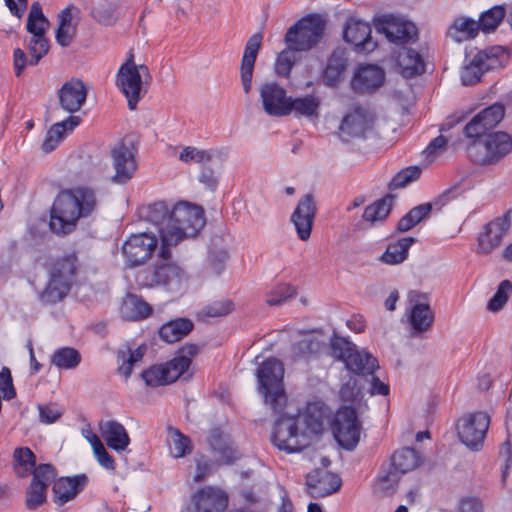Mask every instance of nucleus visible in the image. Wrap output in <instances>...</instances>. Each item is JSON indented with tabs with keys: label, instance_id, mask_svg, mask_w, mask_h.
<instances>
[{
	"label": "nucleus",
	"instance_id": "obj_1",
	"mask_svg": "<svg viewBox=\"0 0 512 512\" xmlns=\"http://www.w3.org/2000/svg\"><path fill=\"white\" fill-rule=\"evenodd\" d=\"M150 218L160 234L163 246L176 245L184 238L194 237L205 225L202 208L185 202H179L171 209L162 202L156 203Z\"/></svg>",
	"mask_w": 512,
	"mask_h": 512
},
{
	"label": "nucleus",
	"instance_id": "obj_2",
	"mask_svg": "<svg viewBox=\"0 0 512 512\" xmlns=\"http://www.w3.org/2000/svg\"><path fill=\"white\" fill-rule=\"evenodd\" d=\"M258 392L275 414H281L287 404L284 390V366L281 361L269 358L257 369Z\"/></svg>",
	"mask_w": 512,
	"mask_h": 512
},
{
	"label": "nucleus",
	"instance_id": "obj_3",
	"mask_svg": "<svg viewBox=\"0 0 512 512\" xmlns=\"http://www.w3.org/2000/svg\"><path fill=\"white\" fill-rule=\"evenodd\" d=\"M160 260L147 272L143 284L147 287L161 286L172 293H181L188 287L189 276L184 268L171 261L166 246L159 251Z\"/></svg>",
	"mask_w": 512,
	"mask_h": 512
},
{
	"label": "nucleus",
	"instance_id": "obj_4",
	"mask_svg": "<svg viewBox=\"0 0 512 512\" xmlns=\"http://www.w3.org/2000/svg\"><path fill=\"white\" fill-rule=\"evenodd\" d=\"M271 440L275 447L287 453L299 452L310 443L308 432L294 415H284L277 419Z\"/></svg>",
	"mask_w": 512,
	"mask_h": 512
},
{
	"label": "nucleus",
	"instance_id": "obj_5",
	"mask_svg": "<svg viewBox=\"0 0 512 512\" xmlns=\"http://www.w3.org/2000/svg\"><path fill=\"white\" fill-rule=\"evenodd\" d=\"M325 26L326 22L321 15L303 17L287 30L285 43L300 52L309 51L322 38Z\"/></svg>",
	"mask_w": 512,
	"mask_h": 512
},
{
	"label": "nucleus",
	"instance_id": "obj_6",
	"mask_svg": "<svg viewBox=\"0 0 512 512\" xmlns=\"http://www.w3.org/2000/svg\"><path fill=\"white\" fill-rule=\"evenodd\" d=\"M195 346H189L182 350L180 355L175 356L169 362L154 365L143 371L142 378L148 386L156 387L175 382L184 375L190 365L191 359L196 354Z\"/></svg>",
	"mask_w": 512,
	"mask_h": 512
},
{
	"label": "nucleus",
	"instance_id": "obj_7",
	"mask_svg": "<svg viewBox=\"0 0 512 512\" xmlns=\"http://www.w3.org/2000/svg\"><path fill=\"white\" fill-rule=\"evenodd\" d=\"M509 60V52L503 46H493L478 51L469 64L461 70V81L464 85L477 83L483 72L504 66Z\"/></svg>",
	"mask_w": 512,
	"mask_h": 512
},
{
	"label": "nucleus",
	"instance_id": "obj_8",
	"mask_svg": "<svg viewBox=\"0 0 512 512\" xmlns=\"http://www.w3.org/2000/svg\"><path fill=\"white\" fill-rule=\"evenodd\" d=\"M512 151V137L505 132H494L469 147V154L480 165H492Z\"/></svg>",
	"mask_w": 512,
	"mask_h": 512
},
{
	"label": "nucleus",
	"instance_id": "obj_9",
	"mask_svg": "<svg viewBox=\"0 0 512 512\" xmlns=\"http://www.w3.org/2000/svg\"><path fill=\"white\" fill-rule=\"evenodd\" d=\"M148 77V68L144 65H136L132 59H128L119 68L116 85L127 98L129 109L134 110L136 108L144 93V81Z\"/></svg>",
	"mask_w": 512,
	"mask_h": 512
},
{
	"label": "nucleus",
	"instance_id": "obj_10",
	"mask_svg": "<svg viewBox=\"0 0 512 512\" xmlns=\"http://www.w3.org/2000/svg\"><path fill=\"white\" fill-rule=\"evenodd\" d=\"M49 26V20L43 14L40 3H32L26 24L27 31L32 35L29 42L30 65H36L48 52L49 42L46 32Z\"/></svg>",
	"mask_w": 512,
	"mask_h": 512
},
{
	"label": "nucleus",
	"instance_id": "obj_11",
	"mask_svg": "<svg viewBox=\"0 0 512 512\" xmlns=\"http://www.w3.org/2000/svg\"><path fill=\"white\" fill-rule=\"evenodd\" d=\"M96 206V194L91 188L79 186L66 190V234L79 219L88 217Z\"/></svg>",
	"mask_w": 512,
	"mask_h": 512
},
{
	"label": "nucleus",
	"instance_id": "obj_12",
	"mask_svg": "<svg viewBox=\"0 0 512 512\" xmlns=\"http://www.w3.org/2000/svg\"><path fill=\"white\" fill-rule=\"evenodd\" d=\"M373 25L378 34L394 44H404L415 41L418 36L416 25L399 16L381 15L373 19Z\"/></svg>",
	"mask_w": 512,
	"mask_h": 512
},
{
	"label": "nucleus",
	"instance_id": "obj_13",
	"mask_svg": "<svg viewBox=\"0 0 512 512\" xmlns=\"http://www.w3.org/2000/svg\"><path fill=\"white\" fill-rule=\"evenodd\" d=\"M332 433L339 445L352 450L360 440L361 424L353 407H343L330 421Z\"/></svg>",
	"mask_w": 512,
	"mask_h": 512
},
{
	"label": "nucleus",
	"instance_id": "obj_14",
	"mask_svg": "<svg viewBox=\"0 0 512 512\" xmlns=\"http://www.w3.org/2000/svg\"><path fill=\"white\" fill-rule=\"evenodd\" d=\"M158 239L151 232L130 235L121 246V253L128 267L145 264L157 250Z\"/></svg>",
	"mask_w": 512,
	"mask_h": 512
},
{
	"label": "nucleus",
	"instance_id": "obj_15",
	"mask_svg": "<svg viewBox=\"0 0 512 512\" xmlns=\"http://www.w3.org/2000/svg\"><path fill=\"white\" fill-rule=\"evenodd\" d=\"M511 228L509 213L496 217L483 225L477 235L475 252L481 256L491 255L502 244Z\"/></svg>",
	"mask_w": 512,
	"mask_h": 512
},
{
	"label": "nucleus",
	"instance_id": "obj_16",
	"mask_svg": "<svg viewBox=\"0 0 512 512\" xmlns=\"http://www.w3.org/2000/svg\"><path fill=\"white\" fill-rule=\"evenodd\" d=\"M490 425V417L484 412H475L458 420L457 430L461 442L472 450H479Z\"/></svg>",
	"mask_w": 512,
	"mask_h": 512
},
{
	"label": "nucleus",
	"instance_id": "obj_17",
	"mask_svg": "<svg viewBox=\"0 0 512 512\" xmlns=\"http://www.w3.org/2000/svg\"><path fill=\"white\" fill-rule=\"evenodd\" d=\"M290 97L285 87L267 81L259 87V100L263 111L271 117L289 116Z\"/></svg>",
	"mask_w": 512,
	"mask_h": 512
},
{
	"label": "nucleus",
	"instance_id": "obj_18",
	"mask_svg": "<svg viewBox=\"0 0 512 512\" xmlns=\"http://www.w3.org/2000/svg\"><path fill=\"white\" fill-rule=\"evenodd\" d=\"M229 503L228 495L215 486H204L196 490L187 508L188 512H224Z\"/></svg>",
	"mask_w": 512,
	"mask_h": 512
},
{
	"label": "nucleus",
	"instance_id": "obj_19",
	"mask_svg": "<svg viewBox=\"0 0 512 512\" xmlns=\"http://www.w3.org/2000/svg\"><path fill=\"white\" fill-rule=\"evenodd\" d=\"M371 26L368 22L351 17L347 20L343 37L356 52L371 53L377 48V42L371 36Z\"/></svg>",
	"mask_w": 512,
	"mask_h": 512
},
{
	"label": "nucleus",
	"instance_id": "obj_20",
	"mask_svg": "<svg viewBox=\"0 0 512 512\" xmlns=\"http://www.w3.org/2000/svg\"><path fill=\"white\" fill-rule=\"evenodd\" d=\"M296 417L311 439L313 435L321 434L330 424L331 411L324 402L316 400L309 402Z\"/></svg>",
	"mask_w": 512,
	"mask_h": 512
},
{
	"label": "nucleus",
	"instance_id": "obj_21",
	"mask_svg": "<svg viewBox=\"0 0 512 512\" xmlns=\"http://www.w3.org/2000/svg\"><path fill=\"white\" fill-rule=\"evenodd\" d=\"M136 148L132 144L118 143L111 151L115 174L113 181L119 184L129 181L136 171Z\"/></svg>",
	"mask_w": 512,
	"mask_h": 512
},
{
	"label": "nucleus",
	"instance_id": "obj_22",
	"mask_svg": "<svg viewBox=\"0 0 512 512\" xmlns=\"http://www.w3.org/2000/svg\"><path fill=\"white\" fill-rule=\"evenodd\" d=\"M372 115L362 107H352L343 117L339 134L342 140L348 141L354 137L363 136L372 127Z\"/></svg>",
	"mask_w": 512,
	"mask_h": 512
},
{
	"label": "nucleus",
	"instance_id": "obj_23",
	"mask_svg": "<svg viewBox=\"0 0 512 512\" xmlns=\"http://www.w3.org/2000/svg\"><path fill=\"white\" fill-rule=\"evenodd\" d=\"M409 322L417 332L426 331L433 323L434 314L431 311L428 298L419 291H409Z\"/></svg>",
	"mask_w": 512,
	"mask_h": 512
},
{
	"label": "nucleus",
	"instance_id": "obj_24",
	"mask_svg": "<svg viewBox=\"0 0 512 512\" xmlns=\"http://www.w3.org/2000/svg\"><path fill=\"white\" fill-rule=\"evenodd\" d=\"M505 108L502 104H493L476 114L464 127L468 138H476L494 128L503 119Z\"/></svg>",
	"mask_w": 512,
	"mask_h": 512
},
{
	"label": "nucleus",
	"instance_id": "obj_25",
	"mask_svg": "<svg viewBox=\"0 0 512 512\" xmlns=\"http://www.w3.org/2000/svg\"><path fill=\"white\" fill-rule=\"evenodd\" d=\"M315 214L316 204L314 198L311 194H306L300 199L291 216L297 235L303 241L310 238Z\"/></svg>",
	"mask_w": 512,
	"mask_h": 512
},
{
	"label": "nucleus",
	"instance_id": "obj_26",
	"mask_svg": "<svg viewBox=\"0 0 512 512\" xmlns=\"http://www.w3.org/2000/svg\"><path fill=\"white\" fill-rule=\"evenodd\" d=\"M262 39L263 35L261 33L253 34L248 39L244 49L240 66V78L245 94H249L252 89L254 65L261 47Z\"/></svg>",
	"mask_w": 512,
	"mask_h": 512
},
{
	"label": "nucleus",
	"instance_id": "obj_27",
	"mask_svg": "<svg viewBox=\"0 0 512 512\" xmlns=\"http://www.w3.org/2000/svg\"><path fill=\"white\" fill-rule=\"evenodd\" d=\"M384 81V70L377 65L367 64L357 69L351 85L355 91L372 92L381 87Z\"/></svg>",
	"mask_w": 512,
	"mask_h": 512
},
{
	"label": "nucleus",
	"instance_id": "obj_28",
	"mask_svg": "<svg viewBox=\"0 0 512 512\" xmlns=\"http://www.w3.org/2000/svg\"><path fill=\"white\" fill-rule=\"evenodd\" d=\"M98 429L107 446L117 453L127 450L130 437L125 427L115 420H101Z\"/></svg>",
	"mask_w": 512,
	"mask_h": 512
},
{
	"label": "nucleus",
	"instance_id": "obj_29",
	"mask_svg": "<svg viewBox=\"0 0 512 512\" xmlns=\"http://www.w3.org/2000/svg\"><path fill=\"white\" fill-rule=\"evenodd\" d=\"M307 487L313 497H325L336 492L341 486L340 478L325 470H315L307 476Z\"/></svg>",
	"mask_w": 512,
	"mask_h": 512
},
{
	"label": "nucleus",
	"instance_id": "obj_30",
	"mask_svg": "<svg viewBox=\"0 0 512 512\" xmlns=\"http://www.w3.org/2000/svg\"><path fill=\"white\" fill-rule=\"evenodd\" d=\"M228 156L226 148H212V149H199L194 146H185L179 153V160L181 162L190 164H206L214 160L224 161Z\"/></svg>",
	"mask_w": 512,
	"mask_h": 512
},
{
	"label": "nucleus",
	"instance_id": "obj_31",
	"mask_svg": "<svg viewBox=\"0 0 512 512\" xmlns=\"http://www.w3.org/2000/svg\"><path fill=\"white\" fill-rule=\"evenodd\" d=\"M321 100L314 94H308L301 97H290L289 115L294 113L296 118H306L309 120L318 119L320 115Z\"/></svg>",
	"mask_w": 512,
	"mask_h": 512
},
{
	"label": "nucleus",
	"instance_id": "obj_32",
	"mask_svg": "<svg viewBox=\"0 0 512 512\" xmlns=\"http://www.w3.org/2000/svg\"><path fill=\"white\" fill-rule=\"evenodd\" d=\"M346 368L355 373L354 376L365 377L375 372L378 368L377 359L365 350L354 349L347 359Z\"/></svg>",
	"mask_w": 512,
	"mask_h": 512
},
{
	"label": "nucleus",
	"instance_id": "obj_33",
	"mask_svg": "<svg viewBox=\"0 0 512 512\" xmlns=\"http://www.w3.org/2000/svg\"><path fill=\"white\" fill-rule=\"evenodd\" d=\"M327 340L328 338L321 332L306 334L301 341L293 346V354L297 358L310 359L325 348Z\"/></svg>",
	"mask_w": 512,
	"mask_h": 512
},
{
	"label": "nucleus",
	"instance_id": "obj_34",
	"mask_svg": "<svg viewBox=\"0 0 512 512\" xmlns=\"http://www.w3.org/2000/svg\"><path fill=\"white\" fill-rule=\"evenodd\" d=\"M425 64L414 49H403L397 56V70L405 78H412L424 72Z\"/></svg>",
	"mask_w": 512,
	"mask_h": 512
},
{
	"label": "nucleus",
	"instance_id": "obj_35",
	"mask_svg": "<svg viewBox=\"0 0 512 512\" xmlns=\"http://www.w3.org/2000/svg\"><path fill=\"white\" fill-rule=\"evenodd\" d=\"M479 24L468 17H458L450 25L447 35L454 42L461 43L477 36Z\"/></svg>",
	"mask_w": 512,
	"mask_h": 512
},
{
	"label": "nucleus",
	"instance_id": "obj_36",
	"mask_svg": "<svg viewBox=\"0 0 512 512\" xmlns=\"http://www.w3.org/2000/svg\"><path fill=\"white\" fill-rule=\"evenodd\" d=\"M415 242L413 237H404L394 243H390L379 260L387 265H398L408 257V252Z\"/></svg>",
	"mask_w": 512,
	"mask_h": 512
},
{
	"label": "nucleus",
	"instance_id": "obj_37",
	"mask_svg": "<svg viewBox=\"0 0 512 512\" xmlns=\"http://www.w3.org/2000/svg\"><path fill=\"white\" fill-rule=\"evenodd\" d=\"M347 68V58L343 50L334 51L323 71V81L327 86L336 85Z\"/></svg>",
	"mask_w": 512,
	"mask_h": 512
},
{
	"label": "nucleus",
	"instance_id": "obj_38",
	"mask_svg": "<svg viewBox=\"0 0 512 512\" xmlns=\"http://www.w3.org/2000/svg\"><path fill=\"white\" fill-rule=\"evenodd\" d=\"M152 313L151 306L142 298L129 294L123 300L121 314L127 320H141Z\"/></svg>",
	"mask_w": 512,
	"mask_h": 512
},
{
	"label": "nucleus",
	"instance_id": "obj_39",
	"mask_svg": "<svg viewBox=\"0 0 512 512\" xmlns=\"http://www.w3.org/2000/svg\"><path fill=\"white\" fill-rule=\"evenodd\" d=\"M87 99V88L83 81L72 78L66 81V112L79 111Z\"/></svg>",
	"mask_w": 512,
	"mask_h": 512
},
{
	"label": "nucleus",
	"instance_id": "obj_40",
	"mask_svg": "<svg viewBox=\"0 0 512 512\" xmlns=\"http://www.w3.org/2000/svg\"><path fill=\"white\" fill-rule=\"evenodd\" d=\"M212 449L219 453L218 461L223 464H229L238 458L237 451L232 447L231 442L219 430H213L209 437Z\"/></svg>",
	"mask_w": 512,
	"mask_h": 512
},
{
	"label": "nucleus",
	"instance_id": "obj_41",
	"mask_svg": "<svg viewBox=\"0 0 512 512\" xmlns=\"http://www.w3.org/2000/svg\"><path fill=\"white\" fill-rule=\"evenodd\" d=\"M421 463L418 452L411 448H405L394 453L391 467L400 475L417 468Z\"/></svg>",
	"mask_w": 512,
	"mask_h": 512
},
{
	"label": "nucleus",
	"instance_id": "obj_42",
	"mask_svg": "<svg viewBox=\"0 0 512 512\" xmlns=\"http://www.w3.org/2000/svg\"><path fill=\"white\" fill-rule=\"evenodd\" d=\"M193 328V324L188 319H176L164 324L160 330V337L167 343H174L186 336Z\"/></svg>",
	"mask_w": 512,
	"mask_h": 512
},
{
	"label": "nucleus",
	"instance_id": "obj_43",
	"mask_svg": "<svg viewBox=\"0 0 512 512\" xmlns=\"http://www.w3.org/2000/svg\"><path fill=\"white\" fill-rule=\"evenodd\" d=\"M167 433V444L171 456L182 458L191 453L193 446L189 437L173 427H168Z\"/></svg>",
	"mask_w": 512,
	"mask_h": 512
},
{
	"label": "nucleus",
	"instance_id": "obj_44",
	"mask_svg": "<svg viewBox=\"0 0 512 512\" xmlns=\"http://www.w3.org/2000/svg\"><path fill=\"white\" fill-rule=\"evenodd\" d=\"M13 465L19 477H28L36 466V456L29 447H18L13 452Z\"/></svg>",
	"mask_w": 512,
	"mask_h": 512
},
{
	"label": "nucleus",
	"instance_id": "obj_45",
	"mask_svg": "<svg viewBox=\"0 0 512 512\" xmlns=\"http://www.w3.org/2000/svg\"><path fill=\"white\" fill-rule=\"evenodd\" d=\"M364 395L365 385L363 378L359 376H350L340 389V398L345 403L358 404Z\"/></svg>",
	"mask_w": 512,
	"mask_h": 512
},
{
	"label": "nucleus",
	"instance_id": "obj_46",
	"mask_svg": "<svg viewBox=\"0 0 512 512\" xmlns=\"http://www.w3.org/2000/svg\"><path fill=\"white\" fill-rule=\"evenodd\" d=\"M146 352V347L141 345L137 347L135 350H120L118 352V373L124 379L129 378L132 373V369L135 363L139 362Z\"/></svg>",
	"mask_w": 512,
	"mask_h": 512
},
{
	"label": "nucleus",
	"instance_id": "obj_47",
	"mask_svg": "<svg viewBox=\"0 0 512 512\" xmlns=\"http://www.w3.org/2000/svg\"><path fill=\"white\" fill-rule=\"evenodd\" d=\"M393 196L387 195L367 206L363 213V219L371 224L385 219L390 213Z\"/></svg>",
	"mask_w": 512,
	"mask_h": 512
},
{
	"label": "nucleus",
	"instance_id": "obj_48",
	"mask_svg": "<svg viewBox=\"0 0 512 512\" xmlns=\"http://www.w3.org/2000/svg\"><path fill=\"white\" fill-rule=\"evenodd\" d=\"M41 301L46 304L60 302L64 298V279L60 273H52L51 278L42 292Z\"/></svg>",
	"mask_w": 512,
	"mask_h": 512
},
{
	"label": "nucleus",
	"instance_id": "obj_49",
	"mask_svg": "<svg viewBox=\"0 0 512 512\" xmlns=\"http://www.w3.org/2000/svg\"><path fill=\"white\" fill-rule=\"evenodd\" d=\"M58 195L50 209L49 228L50 231L57 235L64 234V189L59 187Z\"/></svg>",
	"mask_w": 512,
	"mask_h": 512
},
{
	"label": "nucleus",
	"instance_id": "obj_50",
	"mask_svg": "<svg viewBox=\"0 0 512 512\" xmlns=\"http://www.w3.org/2000/svg\"><path fill=\"white\" fill-rule=\"evenodd\" d=\"M399 479L400 474L390 466L388 470L380 472L375 482L374 490L382 496L391 495L396 490Z\"/></svg>",
	"mask_w": 512,
	"mask_h": 512
},
{
	"label": "nucleus",
	"instance_id": "obj_51",
	"mask_svg": "<svg viewBox=\"0 0 512 512\" xmlns=\"http://www.w3.org/2000/svg\"><path fill=\"white\" fill-rule=\"evenodd\" d=\"M431 211V204L425 203L411 209L398 222L397 229L400 232H406L426 218Z\"/></svg>",
	"mask_w": 512,
	"mask_h": 512
},
{
	"label": "nucleus",
	"instance_id": "obj_52",
	"mask_svg": "<svg viewBox=\"0 0 512 512\" xmlns=\"http://www.w3.org/2000/svg\"><path fill=\"white\" fill-rule=\"evenodd\" d=\"M300 51L289 47L287 45L286 49L279 53L276 63H275V72L279 76L287 77L289 76L292 67L298 61L299 56L298 53Z\"/></svg>",
	"mask_w": 512,
	"mask_h": 512
},
{
	"label": "nucleus",
	"instance_id": "obj_53",
	"mask_svg": "<svg viewBox=\"0 0 512 512\" xmlns=\"http://www.w3.org/2000/svg\"><path fill=\"white\" fill-rule=\"evenodd\" d=\"M512 293V282L509 280H503L500 282L495 294L489 300L487 309L490 312H498L503 309L506 305L510 295Z\"/></svg>",
	"mask_w": 512,
	"mask_h": 512
},
{
	"label": "nucleus",
	"instance_id": "obj_54",
	"mask_svg": "<svg viewBox=\"0 0 512 512\" xmlns=\"http://www.w3.org/2000/svg\"><path fill=\"white\" fill-rule=\"evenodd\" d=\"M505 16V10L501 6H495L486 11L478 21L479 30L485 33L494 31Z\"/></svg>",
	"mask_w": 512,
	"mask_h": 512
},
{
	"label": "nucleus",
	"instance_id": "obj_55",
	"mask_svg": "<svg viewBox=\"0 0 512 512\" xmlns=\"http://www.w3.org/2000/svg\"><path fill=\"white\" fill-rule=\"evenodd\" d=\"M64 136V120L54 123L46 133L42 143V151L48 154L54 151Z\"/></svg>",
	"mask_w": 512,
	"mask_h": 512
},
{
	"label": "nucleus",
	"instance_id": "obj_56",
	"mask_svg": "<svg viewBox=\"0 0 512 512\" xmlns=\"http://www.w3.org/2000/svg\"><path fill=\"white\" fill-rule=\"evenodd\" d=\"M88 483L89 478L84 473L66 476V502L75 499L86 488Z\"/></svg>",
	"mask_w": 512,
	"mask_h": 512
},
{
	"label": "nucleus",
	"instance_id": "obj_57",
	"mask_svg": "<svg viewBox=\"0 0 512 512\" xmlns=\"http://www.w3.org/2000/svg\"><path fill=\"white\" fill-rule=\"evenodd\" d=\"M295 294L296 290L293 286L289 284H280L268 293L266 303L268 305H281L294 297Z\"/></svg>",
	"mask_w": 512,
	"mask_h": 512
},
{
	"label": "nucleus",
	"instance_id": "obj_58",
	"mask_svg": "<svg viewBox=\"0 0 512 512\" xmlns=\"http://www.w3.org/2000/svg\"><path fill=\"white\" fill-rule=\"evenodd\" d=\"M330 348L332 355L346 364L356 346L342 337L335 336L330 340Z\"/></svg>",
	"mask_w": 512,
	"mask_h": 512
},
{
	"label": "nucleus",
	"instance_id": "obj_59",
	"mask_svg": "<svg viewBox=\"0 0 512 512\" xmlns=\"http://www.w3.org/2000/svg\"><path fill=\"white\" fill-rule=\"evenodd\" d=\"M47 487L43 483L32 481L27 491L26 506L29 509H36L46 499Z\"/></svg>",
	"mask_w": 512,
	"mask_h": 512
},
{
	"label": "nucleus",
	"instance_id": "obj_60",
	"mask_svg": "<svg viewBox=\"0 0 512 512\" xmlns=\"http://www.w3.org/2000/svg\"><path fill=\"white\" fill-rule=\"evenodd\" d=\"M421 169L418 166H410L397 173L391 180L390 185L393 188H402L416 181L421 175Z\"/></svg>",
	"mask_w": 512,
	"mask_h": 512
},
{
	"label": "nucleus",
	"instance_id": "obj_61",
	"mask_svg": "<svg viewBox=\"0 0 512 512\" xmlns=\"http://www.w3.org/2000/svg\"><path fill=\"white\" fill-rule=\"evenodd\" d=\"M81 21L79 8L69 5L66 7V46L77 34V27Z\"/></svg>",
	"mask_w": 512,
	"mask_h": 512
},
{
	"label": "nucleus",
	"instance_id": "obj_62",
	"mask_svg": "<svg viewBox=\"0 0 512 512\" xmlns=\"http://www.w3.org/2000/svg\"><path fill=\"white\" fill-rule=\"evenodd\" d=\"M363 383L365 385V392H367L371 396H386L389 394V385L380 380V378L375 376L374 373H372L369 376L363 377Z\"/></svg>",
	"mask_w": 512,
	"mask_h": 512
},
{
	"label": "nucleus",
	"instance_id": "obj_63",
	"mask_svg": "<svg viewBox=\"0 0 512 512\" xmlns=\"http://www.w3.org/2000/svg\"><path fill=\"white\" fill-rule=\"evenodd\" d=\"M0 394L7 401L12 400L16 396L11 371L6 366H3L0 370Z\"/></svg>",
	"mask_w": 512,
	"mask_h": 512
},
{
	"label": "nucleus",
	"instance_id": "obj_64",
	"mask_svg": "<svg viewBox=\"0 0 512 512\" xmlns=\"http://www.w3.org/2000/svg\"><path fill=\"white\" fill-rule=\"evenodd\" d=\"M39 420L44 424H52L62 416V409L53 403L38 405Z\"/></svg>",
	"mask_w": 512,
	"mask_h": 512
}]
</instances>
